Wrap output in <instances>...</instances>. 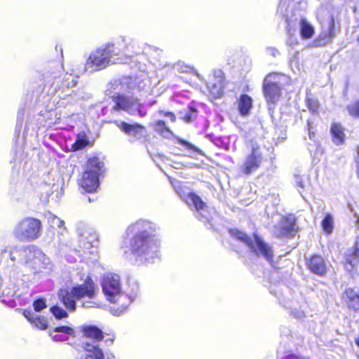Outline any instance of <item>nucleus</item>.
Here are the masks:
<instances>
[{
	"mask_svg": "<svg viewBox=\"0 0 359 359\" xmlns=\"http://www.w3.org/2000/svg\"><path fill=\"white\" fill-rule=\"evenodd\" d=\"M15 262L30 269L34 274H49L53 263L36 245L5 248L0 250V297L17 295L22 285Z\"/></svg>",
	"mask_w": 359,
	"mask_h": 359,
	"instance_id": "obj_1",
	"label": "nucleus"
},
{
	"mask_svg": "<svg viewBox=\"0 0 359 359\" xmlns=\"http://www.w3.org/2000/svg\"><path fill=\"white\" fill-rule=\"evenodd\" d=\"M159 226L155 222L139 219L126 229L127 241L121 246L123 255L135 264L154 263L160 258Z\"/></svg>",
	"mask_w": 359,
	"mask_h": 359,
	"instance_id": "obj_2",
	"label": "nucleus"
},
{
	"mask_svg": "<svg viewBox=\"0 0 359 359\" xmlns=\"http://www.w3.org/2000/svg\"><path fill=\"white\" fill-rule=\"evenodd\" d=\"M134 40L126 36H120L116 43H108L92 52L87 59L84 72H93L102 70L118 62L117 56L129 52L133 48Z\"/></svg>",
	"mask_w": 359,
	"mask_h": 359,
	"instance_id": "obj_3",
	"label": "nucleus"
},
{
	"mask_svg": "<svg viewBox=\"0 0 359 359\" xmlns=\"http://www.w3.org/2000/svg\"><path fill=\"white\" fill-rule=\"evenodd\" d=\"M95 284L90 276H87L82 284L73 286L70 290L61 289L58 292V298L69 311L76 309V301L82 298L93 299L95 296Z\"/></svg>",
	"mask_w": 359,
	"mask_h": 359,
	"instance_id": "obj_4",
	"label": "nucleus"
},
{
	"mask_svg": "<svg viewBox=\"0 0 359 359\" xmlns=\"http://www.w3.org/2000/svg\"><path fill=\"white\" fill-rule=\"evenodd\" d=\"M229 232L232 236L245 243L255 255L263 257L269 263L272 264L273 259L272 247L257 233H254L252 238L238 229H231Z\"/></svg>",
	"mask_w": 359,
	"mask_h": 359,
	"instance_id": "obj_5",
	"label": "nucleus"
},
{
	"mask_svg": "<svg viewBox=\"0 0 359 359\" xmlns=\"http://www.w3.org/2000/svg\"><path fill=\"white\" fill-rule=\"evenodd\" d=\"M83 335L89 341L83 344L86 351L85 359H104V355L101 346L103 339V332L95 325H87L82 328Z\"/></svg>",
	"mask_w": 359,
	"mask_h": 359,
	"instance_id": "obj_6",
	"label": "nucleus"
},
{
	"mask_svg": "<svg viewBox=\"0 0 359 359\" xmlns=\"http://www.w3.org/2000/svg\"><path fill=\"white\" fill-rule=\"evenodd\" d=\"M112 101L114 105L111 109L114 111H123L130 115L140 117H144L147 114L146 105L133 95L125 93L121 95H115Z\"/></svg>",
	"mask_w": 359,
	"mask_h": 359,
	"instance_id": "obj_7",
	"label": "nucleus"
},
{
	"mask_svg": "<svg viewBox=\"0 0 359 359\" xmlns=\"http://www.w3.org/2000/svg\"><path fill=\"white\" fill-rule=\"evenodd\" d=\"M42 224L39 219L26 217L18 222L13 229V235L20 241H32L41 234Z\"/></svg>",
	"mask_w": 359,
	"mask_h": 359,
	"instance_id": "obj_8",
	"label": "nucleus"
},
{
	"mask_svg": "<svg viewBox=\"0 0 359 359\" xmlns=\"http://www.w3.org/2000/svg\"><path fill=\"white\" fill-rule=\"evenodd\" d=\"M102 288L106 299L111 302H118L120 299L126 298L121 290L120 276L115 273H107L104 276Z\"/></svg>",
	"mask_w": 359,
	"mask_h": 359,
	"instance_id": "obj_9",
	"label": "nucleus"
},
{
	"mask_svg": "<svg viewBox=\"0 0 359 359\" xmlns=\"http://www.w3.org/2000/svg\"><path fill=\"white\" fill-rule=\"evenodd\" d=\"M98 238L95 232L86 229L79 235V252H82L83 256L94 255L97 252Z\"/></svg>",
	"mask_w": 359,
	"mask_h": 359,
	"instance_id": "obj_10",
	"label": "nucleus"
},
{
	"mask_svg": "<svg viewBox=\"0 0 359 359\" xmlns=\"http://www.w3.org/2000/svg\"><path fill=\"white\" fill-rule=\"evenodd\" d=\"M270 76H267L263 82V92L268 103V109L272 116L276 102L280 97V88L276 83L269 80Z\"/></svg>",
	"mask_w": 359,
	"mask_h": 359,
	"instance_id": "obj_11",
	"label": "nucleus"
},
{
	"mask_svg": "<svg viewBox=\"0 0 359 359\" xmlns=\"http://www.w3.org/2000/svg\"><path fill=\"white\" fill-rule=\"evenodd\" d=\"M262 154L258 147L252 146V151L241 165V172L247 175L257 171L262 162Z\"/></svg>",
	"mask_w": 359,
	"mask_h": 359,
	"instance_id": "obj_12",
	"label": "nucleus"
},
{
	"mask_svg": "<svg viewBox=\"0 0 359 359\" xmlns=\"http://www.w3.org/2000/svg\"><path fill=\"white\" fill-rule=\"evenodd\" d=\"M207 88L213 98L220 97L224 88V76L221 69H215L212 72V78L207 83Z\"/></svg>",
	"mask_w": 359,
	"mask_h": 359,
	"instance_id": "obj_13",
	"label": "nucleus"
},
{
	"mask_svg": "<svg viewBox=\"0 0 359 359\" xmlns=\"http://www.w3.org/2000/svg\"><path fill=\"white\" fill-rule=\"evenodd\" d=\"M187 203L192 204L197 211L196 217L203 222H209L210 215L207 213L205 209L207 208L205 203L201 198L194 193H189L187 196Z\"/></svg>",
	"mask_w": 359,
	"mask_h": 359,
	"instance_id": "obj_14",
	"label": "nucleus"
},
{
	"mask_svg": "<svg viewBox=\"0 0 359 359\" xmlns=\"http://www.w3.org/2000/svg\"><path fill=\"white\" fill-rule=\"evenodd\" d=\"M114 123L126 135L132 136L135 139L143 137L146 133L144 127L139 123L130 124L125 121L117 120L114 121Z\"/></svg>",
	"mask_w": 359,
	"mask_h": 359,
	"instance_id": "obj_15",
	"label": "nucleus"
},
{
	"mask_svg": "<svg viewBox=\"0 0 359 359\" xmlns=\"http://www.w3.org/2000/svg\"><path fill=\"white\" fill-rule=\"evenodd\" d=\"M344 260L346 269L349 272L359 264V238L355 240L354 245L346 251Z\"/></svg>",
	"mask_w": 359,
	"mask_h": 359,
	"instance_id": "obj_16",
	"label": "nucleus"
},
{
	"mask_svg": "<svg viewBox=\"0 0 359 359\" xmlns=\"http://www.w3.org/2000/svg\"><path fill=\"white\" fill-rule=\"evenodd\" d=\"M334 29V18L330 17L327 22L323 25V31L318 39L315 41L316 46H321L330 42L335 36Z\"/></svg>",
	"mask_w": 359,
	"mask_h": 359,
	"instance_id": "obj_17",
	"label": "nucleus"
},
{
	"mask_svg": "<svg viewBox=\"0 0 359 359\" xmlns=\"http://www.w3.org/2000/svg\"><path fill=\"white\" fill-rule=\"evenodd\" d=\"M306 266L314 274L323 276L327 271V266L323 257L320 255H314L306 259Z\"/></svg>",
	"mask_w": 359,
	"mask_h": 359,
	"instance_id": "obj_18",
	"label": "nucleus"
},
{
	"mask_svg": "<svg viewBox=\"0 0 359 359\" xmlns=\"http://www.w3.org/2000/svg\"><path fill=\"white\" fill-rule=\"evenodd\" d=\"M297 231L296 218L294 215L282 217L279 224V233L284 236H293Z\"/></svg>",
	"mask_w": 359,
	"mask_h": 359,
	"instance_id": "obj_19",
	"label": "nucleus"
},
{
	"mask_svg": "<svg viewBox=\"0 0 359 359\" xmlns=\"http://www.w3.org/2000/svg\"><path fill=\"white\" fill-rule=\"evenodd\" d=\"M50 335L55 341H63L69 339V336H74V330L66 325L57 326L50 330Z\"/></svg>",
	"mask_w": 359,
	"mask_h": 359,
	"instance_id": "obj_20",
	"label": "nucleus"
},
{
	"mask_svg": "<svg viewBox=\"0 0 359 359\" xmlns=\"http://www.w3.org/2000/svg\"><path fill=\"white\" fill-rule=\"evenodd\" d=\"M99 178L97 176L84 172L80 185L86 192H94L99 187Z\"/></svg>",
	"mask_w": 359,
	"mask_h": 359,
	"instance_id": "obj_21",
	"label": "nucleus"
},
{
	"mask_svg": "<svg viewBox=\"0 0 359 359\" xmlns=\"http://www.w3.org/2000/svg\"><path fill=\"white\" fill-rule=\"evenodd\" d=\"M127 89L128 86L126 82L121 80H113L108 83L106 94L113 100L115 95L124 94Z\"/></svg>",
	"mask_w": 359,
	"mask_h": 359,
	"instance_id": "obj_22",
	"label": "nucleus"
},
{
	"mask_svg": "<svg viewBox=\"0 0 359 359\" xmlns=\"http://www.w3.org/2000/svg\"><path fill=\"white\" fill-rule=\"evenodd\" d=\"M85 172L100 177L104 172V163L97 157L90 158Z\"/></svg>",
	"mask_w": 359,
	"mask_h": 359,
	"instance_id": "obj_23",
	"label": "nucleus"
},
{
	"mask_svg": "<svg viewBox=\"0 0 359 359\" xmlns=\"http://www.w3.org/2000/svg\"><path fill=\"white\" fill-rule=\"evenodd\" d=\"M344 298L349 308L359 309V287H348L345 290Z\"/></svg>",
	"mask_w": 359,
	"mask_h": 359,
	"instance_id": "obj_24",
	"label": "nucleus"
},
{
	"mask_svg": "<svg viewBox=\"0 0 359 359\" xmlns=\"http://www.w3.org/2000/svg\"><path fill=\"white\" fill-rule=\"evenodd\" d=\"M78 82V77L72 74H66L65 78L62 81L61 86H57L54 90L57 93L61 90L62 93H66L64 96L69 95L70 90L69 88L76 86Z\"/></svg>",
	"mask_w": 359,
	"mask_h": 359,
	"instance_id": "obj_25",
	"label": "nucleus"
},
{
	"mask_svg": "<svg viewBox=\"0 0 359 359\" xmlns=\"http://www.w3.org/2000/svg\"><path fill=\"white\" fill-rule=\"evenodd\" d=\"M24 316L36 327L41 330H46L48 328V321L43 317L39 316L32 312V310H25L23 312Z\"/></svg>",
	"mask_w": 359,
	"mask_h": 359,
	"instance_id": "obj_26",
	"label": "nucleus"
},
{
	"mask_svg": "<svg viewBox=\"0 0 359 359\" xmlns=\"http://www.w3.org/2000/svg\"><path fill=\"white\" fill-rule=\"evenodd\" d=\"M252 107V99L247 94H242L238 101V109L241 116H246Z\"/></svg>",
	"mask_w": 359,
	"mask_h": 359,
	"instance_id": "obj_27",
	"label": "nucleus"
},
{
	"mask_svg": "<svg viewBox=\"0 0 359 359\" xmlns=\"http://www.w3.org/2000/svg\"><path fill=\"white\" fill-rule=\"evenodd\" d=\"M333 142L337 144H342L344 142L345 134L344 129L339 123H333L330 128Z\"/></svg>",
	"mask_w": 359,
	"mask_h": 359,
	"instance_id": "obj_28",
	"label": "nucleus"
},
{
	"mask_svg": "<svg viewBox=\"0 0 359 359\" xmlns=\"http://www.w3.org/2000/svg\"><path fill=\"white\" fill-rule=\"evenodd\" d=\"M154 130L166 139H170L174 136L173 133L166 126L164 121L158 120L154 124Z\"/></svg>",
	"mask_w": 359,
	"mask_h": 359,
	"instance_id": "obj_29",
	"label": "nucleus"
},
{
	"mask_svg": "<svg viewBox=\"0 0 359 359\" xmlns=\"http://www.w3.org/2000/svg\"><path fill=\"white\" fill-rule=\"evenodd\" d=\"M198 111L193 106H189L187 109L180 111L181 118L187 123L193 121L197 116Z\"/></svg>",
	"mask_w": 359,
	"mask_h": 359,
	"instance_id": "obj_30",
	"label": "nucleus"
},
{
	"mask_svg": "<svg viewBox=\"0 0 359 359\" xmlns=\"http://www.w3.org/2000/svg\"><path fill=\"white\" fill-rule=\"evenodd\" d=\"M301 36L303 39H310L314 34L313 27L305 20H301Z\"/></svg>",
	"mask_w": 359,
	"mask_h": 359,
	"instance_id": "obj_31",
	"label": "nucleus"
},
{
	"mask_svg": "<svg viewBox=\"0 0 359 359\" xmlns=\"http://www.w3.org/2000/svg\"><path fill=\"white\" fill-rule=\"evenodd\" d=\"M333 217L330 214H327L323 218L321 226L325 233L330 234L333 230Z\"/></svg>",
	"mask_w": 359,
	"mask_h": 359,
	"instance_id": "obj_32",
	"label": "nucleus"
},
{
	"mask_svg": "<svg viewBox=\"0 0 359 359\" xmlns=\"http://www.w3.org/2000/svg\"><path fill=\"white\" fill-rule=\"evenodd\" d=\"M25 109H20L18 111L17 115V122L15 125V136L18 137L23 123V120L25 117Z\"/></svg>",
	"mask_w": 359,
	"mask_h": 359,
	"instance_id": "obj_33",
	"label": "nucleus"
},
{
	"mask_svg": "<svg viewBox=\"0 0 359 359\" xmlns=\"http://www.w3.org/2000/svg\"><path fill=\"white\" fill-rule=\"evenodd\" d=\"M130 290L127 294L128 304H130L137 297L140 291L138 284L135 282L130 283Z\"/></svg>",
	"mask_w": 359,
	"mask_h": 359,
	"instance_id": "obj_34",
	"label": "nucleus"
},
{
	"mask_svg": "<svg viewBox=\"0 0 359 359\" xmlns=\"http://www.w3.org/2000/svg\"><path fill=\"white\" fill-rule=\"evenodd\" d=\"M50 311L54 316V317L57 320H61L62 318H67L68 316L67 312L64 310L62 308L58 306H53L50 309Z\"/></svg>",
	"mask_w": 359,
	"mask_h": 359,
	"instance_id": "obj_35",
	"label": "nucleus"
},
{
	"mask_svg": "<svg viewBox=\"0 0 359 359\" xmlns=\"http://www.w3.org/2000/svg\"><path fill=\"white\" fill-rule=\"evenodd\" d=\"M142 53L147 55L154 57V59H158L161 55V50L156 47L146 45Z\"/></svg>",
	"mask_w": 359,
	"mask_h": 359,
	"instance_id": "obj_36",
	"label": "nucleus"
},
{
	"mask_svg": "<svg viewBox=\"0 0 359 359\" xmlns=\"http://www.w3.org/2000/svg\"><path fill=\"white\" fill-rule=\"evenodd\" d=\"M88 143V140L85 136H79L75 142L72 144V148L74 151H78L85 148Z\"/></svg>",
	"mask_w": 359,
	"mask_h": 359,
	"instance_id": "obj_37",
	"label": "nucleus"
},
{
	"mask_svg": "<svg viewBox=\"0 0 359 359\" xmlns=\"http://www.w3.org/2000/svg\"><path fill=\"white\" fill-rule=\"evenodd\" d=\"M57 244L60 249H62L63 247L67 246V236L63 232H58L57 238H55L54 245Z\"/></svg>",
	"mask_w": 359,
	"mask_h": 359,
	"instance_id": "obj_38",
	"label": "nucleus"
},
{
	"mask_svg": "<svg viewBox=\"0 0 359 359\" xmlns=\"http://www.w3.org/2000/svg\"><path fill=\"white\" fill-rule=\"evenodd\" d=\"M348 114L355 118H359V100L347 106Z\"/></svg>",
	"mask_w": 359,
	"mask_h": 359,
	"instance_id": "obj_39",
	"label": "nucleus"
},
{
	"mask_svg": "<svg viewBox=\"0 0 359 359\" xmlns=\"http://www.w3.org/2000/svg\"><path fill=\"white\" fill-rule=\"evenodd\" d=\"M33 307L36 312H40L47 307L46 300L44 298H38L33 302Z\"/></svg>",
	"mask_w": 359,
	"mask_h": 359,
	"instance_id": "obj_40",
	"label": "nucleus"
},
{
	"mask_svg": "<svg viewBox=\"0 0 359 359\" xmlns=\"http://www.w3.org/2000/svg\"><path fill=\"white\" fill-rule=\"evenodd\" d=\"M129 304L127 302L126 303H123L121 306H112L110 308V312L114 316H119L126 311Z\"/></svg>",
	"mask_w": 359,
	"mask_h": 359,
	"instance_id": "obj_41",
	"label": "nucleus"
},
{
	"mask_svg": "<svg viewBox=\"0 0 359 359\" xmlns=\"http://www.w3.org/2000/svg\"><path fill=\"white\" fill-rule=\"evenodd\" d=\"M177 142L179 144H180L181 145L184 146V147H186L187 149L190 150V151H192L194 152H196V153H200L201 151L198 148H197L196 147H195L194 144H192L191 143L184 140H182L180 137H177Z\"/></svg>",
	"mask_w": 359,
	"mask_h": 359,
	"instance_id": "obj_42",
	"label": "nucleus"
},
{
	"mask_svg": "<svg viewBox=\"0 0 359 359\" xmlns=\"http://www.w3.org/2000/svg\"><path fill=\"white\" fill-rule=\"evenodd\" d=\"M306 106L309 111L314 113L316 112L318 109V102L313 98H307L306 99Z\"/></svg>",
	"mask_w": 359,
	"mask_h": 359,
	"instance_id": "obj_43",
	"label": "nucleus"
},
{
	"mask_svg": "<svg viewBox=\"0 0 359 359\" xmlns=\"http://www.w3.org/2000/svg\"><path fill=\"white\" fill-rule=\"evenodd\" d=\"M292 0H280V3L278 7V11L282 14L285 15L287 11V9L290 6V1Z\"/></svg>",
	"mask_w": 359,
	"mask_h": 359,
	"instance_id": "obj_44",
	"label": "nucleus"
},
{
	"mask_svg": "<svg viewBox=\"0 0 359 359\" xmlns=\"http://www.w3.org/2000/svg\"><path fill=\"white\" fill-rule=\"evenodd\" d=\"M48 220L53 226H57V227L61 228L65 224V222L63 220H61L60 218H58L56 216L50 217L48 219Z\"/></svg>",
	"mask_w": 359,
	"mask_h": 359,
	"instance_id": "obj_45",
	"label": "nucleus"
},
{
	"mask_svg": "<svg viewBox=\"0 0 359 359\" xmlns=\"http://www.w3.org/2000/svg\"><path fill=\"white\" fill-rule=\"evenodd\" d=\"M54 68H55V70L53 72H47V75H46L47 79L53 78V79H56L57 78V72H56V71L59 72L62 67L57 62H56L54 64Z\"/></svg>",
	"mask_w": 359,
	"mask_h": 359,
	"instance_id": "obj_46",
	"label": "nucleus"
},
{
	"mask_svg": "<svg viewBox=\"0 0 359 359\" xmlns=\"http://www.w3.org/2000/svg\"><path fill=\"white\" fill-rule=\"evenodd\" d=\"M295 184L298 188L299 193L304 198V196L302 194V189H304V181L302 180V177L299 175H296L295 176Z\"/></svg>",
	"mask_w": 359,
	"mask_h": 359,
	"instance_id": "obj_47",
	"label": "nucleus"
},
{
	"mask_svg": "<svg viewBox=\"0 0 359 359\" xmlns=\"http://www.w3.org/2000/svg\"><path fill=\"white\" fill-rule=\"evenodd\" d=\"M158 114L160 115H163L164 117L169 118L171 122H175L176 120L175 115L171 111H164L163 110H159Z\"/></svg>",
	"mask_w": 359,
	"mask_h": 359,
	"instance_id": "obj_48",
	"label": "nucleus"
},
{
	"mask_svg": "<svg viewBox=\"0 0 359 359\" xmlns=\"http://www.w3.org/2000/svg\"><path fill=\"white\" fill-rule=\"evenodd\" d=\"M266 52L268 55H271L274 58H276L280 55L279 50L274 47H267L266 48Z\"/></svg>",
	"mask_w": 359,
	"mask_h": 359,
	"instance_id": "obj_49",
	"label": "nucleus"
},
{
	"mask_svg": "<svg viewBox=\"0 0 359 359\" xmlns=\"http://www.w3.org/2000/svg\"><path fill=\"white\" fill-rule=\"evenodd\" d=\"M283 359H309L308 358L303 357L299 355L291 353L283 358Z\"/></svg>",
	"mask_w": 359,
	"mask_h": 359,
	"instance_id": "obj_50",
	"label": "nucleus"
},
{
	"mask_svg": "<svg viewBox=\"0 0 359 359\" xmlns=\"http://www.w3.org/2000/svg\"><path fill=\"white\" fill-rule=\"evenodd\" d=\"M97 304L93 301H87L82 304L83 308H93L95 307Z\"/></svg>",
	"mask_w": 359,
	"mask_h": 359,
	"instance_id": "obj_51",
	"label": "nucleus"
},
{
	"mask_svg": "<svg viewBox=\"0 0 359 359\" xmlns=\"http://www.w3.org/2000/svg\"><path fill=\"white\" fill-rule=\"evenodd\" d=\"M355 163H356V174L357 177L359 179V147L357 152V156L355 157Z\"/></svg>",
	"mask_w": 359,
	"mask_h": 359,
	"instance_id": "obj_52",
	"label": "nucleus"
},
{
	"mask_svg": "<svg viewBox=\"0 0 359 359\" xmlns=\"http://www.w3.org/2000/svg\"><path fill=\"white\" fill-rule=\"evenodd\" d=\"M292 313L296 318H302L304 316V313L300 311H292Z\"/></svg>",
	"mask_w": 359,
	"mask_h": 359,
	"instance_id": "obj_53",
	"label": "nucleus"
},
{
	"mask_svg": "<svg viewBox=\"0 0 359 359\" xmlns=\"http://www.w3.org/2000/svg\"><path fill=\"white\" fill-rule=\"evenodd\" d=\"M155 103H156V101H155V100H154V101H152V102H149V103H148V105H149V106H152V105H154Z\"/></svg>",
	"mask_w": 359,
	"mask_h": 359,
	"instance_id": "obj_54",
	"label": "nucleus"
},
{
	"mask_svg": "<svg viewBox=\"0 0 359 359\" xmlns=\"http://www.w3.org/2000/svg\"><path fill=\"white\" fill-rule=\"evenodd\" d=\"M318 152H321V148L320 147H317L316 148V153H318Z\"/></svg>",
	"mask_w": 359,
	"mask_h": 359,
	"instance_id": "obj_55",
	"label": "nucleus"
},
{
	"mask_svg": "<svg viewBox=\"0 0 359 359\" xmlns=\"http://www.w3.org/2000/svg\"><path fill=\"white\" fill-rule=\"evenodd\" d=\"M107 359H115L114 355H111V357H107Z\"/></svg>",
	"mask_w": 359,
	"mask_h": 359,
	"instance_id": "obj_56",
	"label": "nucleus"
},
{
	"mask_svg": "<svg viewBox=\"0 0 359 359\" xmlns=\"http://www.w3.org/2000/svg\"><path fill=\"white\" fill-rule=\"evenodd\" d=\"M10 306H13V301L10 302Z\"/></svg>",
	"mask_w": 359,
	"mask_h": 359,
	"instance_id": "obj_57",
	"label": "nucleus"
},
{
	"mask_svg": "<svg viewBox=\"0 0 359 359\" xmlns=\"http://www.w3.org/2000/svg\"><path fill=\"white\" fill-rule=\"evenodd\" d=\"M88 200L89 202L92 201V198H90V197H88Z\"/></svg>",
	"mask_w": 359,
	"mask_h": 359,
	"instance_id": "obj_58",
	"label": "nucleus"
},
{
	"mask_svg": "<svg viewBox=\"0 0 359 359\" xmlns=\"http://www.w3.org/2000/svg\"><path fill=\"white\" fill-rule=\"evenodd\" d=\"M309 137H310L311 139L312 138V137H311V133H309Z\"/></svg>",
	"mask_w": 359,
	"mask_h": 359,
	"instance_id": "obj_59",
	"label": "nucleus"
},
{
	"mask_svg": "<svg viewBox=\"0 0 359 359\" xmlns=\"http://www.w3.org/2000/svg\"><path fill=\"white\" fill-rule=\"evenodd\" d=\"M356 343H357V345L359 346V340H358V341H357V342H356Z\"/></svg>",
	"mask_w": 359,
	"mask_h": 359,
	"instance_id": "obj_60",
	"label": "nucleus"
},
{
	"mask_svg": "<svg viewBox=\"0 0 359 359\" xmlns=\"http://www.w3.org/2000/svg\"><path fill=\"white\" fill-rule=\"evenodd\" d=\"M27 125H26V126H25V131L27 130Z\"/></svg>",
	"mask_w": 359,
	"mask_h": 359,
	"instance_id": "obj_61",
	"label": "nucleus"
},
{
	"mask_svg": "<svg viewBox=\"0 0 359 359\" xmlns=\"http://www.w3.org/2000/svg\"><path fill=\"white\" fill-rule=\"evenodd\" d=\"M358 42H359V37H358Z\"/></svg>",
	"mask_w": 359,
	"mask_h": 359,
	"instance_id": "obj_62",
	"label": "nucleus"
}]
</instances>
